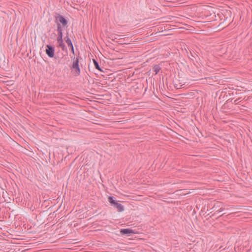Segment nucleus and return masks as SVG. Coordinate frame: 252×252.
Segmentation results:
<instances>
[{
	"label": "nucleus",
	"mask_w": 252,
	"mask_h": 252,
	"mask_svg": "<svg viewBox=\"0 0 252 252\" xmlns=\"http://www.w3.org/2000/svg\"><path fill=\"white\" fill-rule=\"evenodd\" d=\"M117 36H119V35L117 34H112L110 35V36H109V38L114 41L115 40V39H116L117 38L116 37Z\"/></svg>",
	"instance_id": "nucleus-12"
},
{
	"label": "nucleus",
	"mask_w": 252,
	"mask_h": 252,
	"mask_svg": "<svg viewBox=\"0 0 252 252\" xmlns=\"http://www.w3.org/2000/svg\"><path fill=\"white\" fill-rule=\"evenodd\" d=\"M71 73L74 76H78L81 73V69L79 66L78 61L73 62L71 65H69Z\"/></svg>",
	"instance_id": "nucleus-2"
},
{
	"label": "nucleus",
	"mask_w": 252,
	"mask_h": 252,
	"mask_svg": "<svg viewBox=\"0 0 252 252\" xmlns=\"http://www.w3.org/2000/svg\"><path fill=\"white\" fill-rule=\"evenodd\" d=\"M174 85L175 88H176V89H179V88L178 87V84H177L174 83Z\"/></svg>",
	"instance_id": "nucleus-15"
},
{
	"label": "nucleus",
	"mask_w": 252,
	"mask_h": 252,
	"mask_svg": "<svg viewBox=\"0 0 252 252\" xmlns=\"http://www.w3.org/2000/svg\"><path fill=\"white\" fill-rule=\"evenodd\" d=\"M241 99V97H239L238 99L234 100L233 102L232 101L233 99H232L231 100V102H232L233 104H234L235 105L241 104V102L242 101Z\"/></svg>",
	"instance_id": "nucleus-10"
},
{
	"label": "nucleus",
	"mask_w": 252,
	"mask_h": 252,
	"mask_svg": "<svg viewBox=\"0 0 252 252\" xmlns=\"http://www.w3.org/2000/svg\"><path fill=\"white\" fill-rule=\"evenodd\" d=\"M80 53L78 52V56L77 57H75L74 56L71 57V60L73 61V62H76V61H78V62H79L80 59H81V57L79 56Z\"/></svg>",
	"instance_id": "nucleus-9"
},
{
	"label": "nucleus",
	"mask_w": 252,
	"mask_h": 252,
	"mask_svg": "<svg viewBox=\"0 0 252 252\" xmlns=\"http://www.w3.org/2000/svg\"><path fill=\"white\" fill-rule=\"evenodd\" d=\"M242 107H245V105H242Z\"/></svg>",
	"instance_id": "nucleus-18"
},
{
	"label": "nucleus",
	"mask_w": 252,
	"mask_h": 252,
	"mask_svg": "<svg viewBox=\"0 0 252 252\" xmlns=\"http://www.w3.org/2000/svg\"><path fill=\"white\" fill-rule=\"evenodd\" d=\"M152 69L153 71L155 73V74H157L161 69V67L159 66V64H155L153 66Z\"/></svg>",
	"instance_id": "nucleus-8"
},
{
	"label": "nucleus",
	"mask_w": 252,
	"mask_h": 252,
	"mask_svg": "<svg viewBox=\"0 0 252 252\" xmlns=\"http://www.w3.org/2000/svg\"><path fill=\"white\" fill-rule=\"evenodd\" d=\"M221 204V203H220V202H218V203H215V204L214 205V206H213V208H215V209H217L218 208L220 207V205Z\"/></svg>",
	"instance_id": "nucleus-13"
},
{
	"label": "nucleus",
	"mask_w": 252,
	"mask_h": 252,
	"mask_svg": "<svg viewBox=\"0 0 252 252\" xmlns=\"http://www.w3.org/2000/svg\"><path fill=\"white\" fill-rule=\"evenodd\" d=\"M248 98H247V99H245V98H244L243 100H245L246 101H247V100H248Z\"/></svg>",
	"instance_id": "nucleus-16"
},
{
	"label": "nucleus",
	"mask_w": 252,
	"mask_h": 252,
	"mask_svg": "<svg viewBox=\"0 0 252 252\" xmlns=\"http://www.w3.org/2000/svg\"><path fill=\"white\" fill-rule=\"evenodd\" d=\"M114 197L112 196L108 197V199L110 205L114 207L117 209V211L119 212H122L124 210V207L123 205L119 203L117 201L114 199Z\"/></svg>",
	"instance_id": "nucleus-3"
},
{
	"label": "nucleus",
	"mask_w": 252,
	"mask_h": 252,
	"mask_svg": "<svg viewBox=\"0 0 252 252\" xmlns=\"http://www.w3.org/2000/svg\"><path fill=\"white\" fill-rule=\"evenodd\" d=\"M224 210V208H223V207H220V209H219L218 210H217L216 211L217 212H222V211H223Z\"/></svg>",
	"instance_id": "nucleus-14"
},
{
	"label": "nucleus",
	"mask_w": 252,
	"mask_h": 252,
	"mask_svg": "<svg viewBox=\"0 0 252 252\" xmlns=\"http://www.w3.org/2000/svg\"><path fill=\"white\" fill-rule=\"evenodd\" d=\"M93 62L94 63V66L95 69H97L100 71L103 72L102 68L100 67L98 62L95 59H93Z\"/></svg>",
	"instance_id": "nucleus-7"
},
{
	"label": "nucleus",
	"mask_w": 252,
	"mask_h": 252,
	"mask_svg": "<svg viewBox=\"0 0 252 252\" xmlns=\"http://www.w3.org/2000/svg\"><path fill=\"white\" fill-rule=\"evenodd\" d=\"M64 40L66 42V43H67L68 47L70 49L71 53L74 55H75V51H74V47H73V44L72 43L71 40L69 37V35H68V32L66 33V36L64 38Z\"/></svg>",
	"instance_id": "nucleus-5"
},
{
	"label": "nucleus",
	"mask_w": 252,
	"mask_h": 252,
	"mask_svg": "<svg viewBox=\"0 0 252 252\" xmlns=\"http://www.w3.org/2000/svg\"><path fill=\"white\" fill-rule=\"evenodd\" d=\"M55 47L50 44H47L46 45L45 53L50 58H55L57 59V57L55 56Z\"/></svg>",
	"instance_id": "nucleus-4"
},
{
	"label": "nucleus",
	"mask_w": 252,
	"mask_h": 252,
	"mask_svg": "<svg viewBox=\"0 0 252 252\" xmlns=\"http://www.w3.org/2000/svg\"><path fill=\"white\" fill-rule=\"evenodd\" d=\"M190 55L191 57L194 59L195 60H196L197 58H199L198 56L194 51L190 52Z\"/></svg>",
	"instance_id": "nucleus-11"
},
{
	"label": "nucleus",
	"mask_w": 252,
	"mask_h": 252,
	"mask_svg": "<svg viewBox=\"0 0 252 252\" xmlns=\"http://www.w3.org/2000/svg\"><path fill=\"white\" fill-rule=\"evenodd\" d=\"M189 58L191 60H192V61H193V59L191 58H190V57H189Z\"/></svg>",
	"instance_id": "nucleus-17"
},
{
	"label": "nucleus",
	"mask_w": 252,
	"mask_h": 252,
	"mask_svg": "<svg viewBox=\"0 0 252 252\" xmlns=\"http://www.w3.org/2000/svg\"><path fill=\"white\" fill-rule=\"evenodd\" d=\"M120 233L123 235L129 236L131 234L135 233L131 228H124L120 229Z\"/></svg>",
	"instance_id": "nucleus-6"
},
{
	"label": "nucleus",
	"mask_w": 252,
	"mask_h": 252,
	"mask_svg": "<svg viewBox=\"0 0 252 252\" xmlns=\"http://www.w3.org/2000/svg\"><path fill=\"white\" fill-rule=\"evenodd\" d=\"M55 22L57 24V47L61 48L63 51L67 52V47L63 40V29L68 27V21L63 15L56 13V15L55 16Z\"/></svg>",
	"instance_id": "nucleus-1"
}]
</instances>
